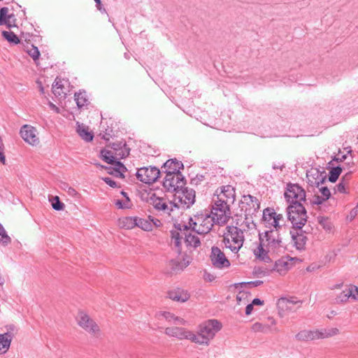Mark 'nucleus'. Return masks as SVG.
<instances>
[{"instance_id": "nucleus-1", "label": "nucleus", "mask_w": 358, "mask_h": 358, "mask_svg": "<svg viewBox=\"0 0 358 358\" xmlns=\"http://www.w3.org/2000/svg\"><path fill=\"white\" fill-rule=\"evenodd\" d=\"M262 221L268 229L259 234V243L253 252L257 258L268 262L269 255L280 253L285 248L280 231L285 227L286 220L273 208H266L263 211Z\"/></svg>"}, {"instance_id": "nucleus-2", "label": "nucleus", "mask_w": 358, "mask_h": 358, "mask_svg": "<svg viewBox=\"0 0 358 358\" xmlns=\"http://www.w3.org/2000/svg\"><path fill=\"white\" fill-rule=\"evenodd\" d=\"M221 328V323L216 320L204 322L199 326L196 334L192 332V342L199 345H208L210 341Z\"/></svg>"}, {"instance_id": "nucleus-3", "label": "nucleus", "mask_w": 358, "mask_h": 358, "mask_svg": "<svg viewBox=\"0 0 358 358\" xmlns=\"http://www.w3.org/2000/svg\"><path fill=\"white\" fill-rule=\"evenodd\" d=\"M226 229L223 238L224 246L236 254L242 248L245 241L243 231L234 226H228Z\"/></svg>"}, {"instance_id": "nucleus-4", "label": "nucleus", "mask_w": 358, "mask_h": 358, "mask_svg": "<svg viewBox=\"0 0 358 358\" xmlns=\"http://www.w3.org/2000/svg\"><path fill=\"white\" fill-rule=\"evenodd\" d=\"M216 224L213 218L208 212H201L189 219V227L199 234L209 233L213 225Z\"/></svg>"}, {"instance_id": "nucleus-5", "label": "nucleus", "mask_w": 358, "mask_h": 358, "mask_svg": "<svg viewBox=\"0 0 358 358\" xmlns=\"http://www.w3.org/2000/svg\"><path fill=\"white\" fill-rule=\"evenodd\" d=\"M287 218L294 228L301 229L307 222V215L302 203L289 204L287 208Z\"/></svg>"}, {"instance_id": "nucleus-6", "label": "nucleus", "mask_w": 358, "mask_h": 358, "mask_svg": "<svg viewBox=\"0 0 358 358\" xmlns=\"http://www.w3.org/2000/svg\"><path fill=\"white\" fill-rule=\"evenodd\" d=\"M236 201L235 189L231 185L222 186L217 188L213 194L212 202L221 203L231 207Z\"/></svg>"}, {"instance_id": "nucleus-7", "label": "nucleus", "mask_w": 358, "mask_h": 358, "mask_svg": "<svg viewBox=\"0 0 358 358\" xmlns=\"http://www.w3.org/2000/svg\"><path fill=\"white\" fill-rule=\"evenodd\" d=\"M76 320L78 325L85 331L94 336H99L101 333L99 326L84 310H79Z\"/></svg>"}, {"instance_id": "nucleus-8", "label": "nucleus", "mask_w": 358, "mask_h": 358, "mask_svg": "<svg viewBox=\"0 0 358 358\" xmlns=\"http://www.w3.org/2000/svg\"><path fill=\"white\" fill-rule=\"evenodd\" d=\"M101 157L106 163L114 165L113 170L108 171L110 174H113L120 178L124 177V173L127 171V169L122 163L115 160V153L113 150H102Z\"/></svg>"}, {"instance_id": "nucleus-9", "label": "nucleus", "mask_w": 358, "mask_h": 358, "mask_svg": "<svg viewBox=\"0 0 358 358\" xmlns=\"http://www.w3.org/2000/svg\"><path fill=\"white\" fill-rule=\"evenodd\" d=\"M150 203L155 209L161 212L164 215L173 216L172 214L178 208V204L164 197H158L155 195L150 197Z\"/></svg>"}, {"instance_id": "nucleus-10", "label": "nucleus", "mask_w": 358, "mask_h": 358, "mask_svg": "<svg viewBox=\"0 0 358 358\" xmlns=\"http://www.w3.org/2000/svg\"><path fill=\"white\" fill-rule=\"evenodd\" d=\"M209 213L219 225L225 224L231 217L230 207L216 202H212L211 211Z\"/></svg>"}, {"instance_id": "nucleus-11", "label": "nucleus", "mask_w": 358, "mask_h": 358, "mask_svg": "<svg viewBox=\"0 0 358 358\" xmlns=\"http://www.w3.org/2000/svg\"><path fill=\"white\" fill-rule=\"evenodd\" d=\"M285 197L289 204L301 203L306 201V192L299 185L289 184L285 192Z\"/></svg>"}, {"instance_id": "nucleus-12", "label": "nucleus", "mask_w": 358, "mask_h": 358, "mask_svg": "<svg viewBox=\"0 0 358 358\" xmlns=\"http://www.w3.org/2000/svg\"><path fill=\"white\" fill-rule=\"evenodd\" d=\"M136 176L142 182L152 184L159 178L160 171L155 166H144L137 170Z\"/></svg>"}, {"instance_id": "nucleus-13", "label": "nucleus", "mask_w": 358, "mask_h": 358, "mask_svg": "<svg viewBox=\"0 0 358 358\" xmlns=\"http://www.w3.org/2000/svg\"><path fill=\"white\" fill-rule=\"evenodd\" d=\"M185 180L181 173L166 174L163 185L164 188L171 192H176L179 189L183 188Z\"/></svg>"}, {"instance_id": "nucleus-14", "label": "nucleus", "mask_w": 358, "mask_h": 358, "mask_svg": "<svg viewBox=\"0 0 358 358\" xmlns=\"http://www.w3.org/2000/svg\"><path fill=\"white\" fill-rule=\"evenodd\" d=\"M178 200V207L189 208L195 201V192L192 189H179L175 194V201Z\"/></svg>"}, {"instance_id": "nucleus-15", "label": "nucleus", "mask_w": 358, "mask_h": 358, "mask_svg": "<svg viewBox=\"0 0 358 358\" xmlns=\"http://www.w3.org/2000/svg\"><path fill=\"white\" fill-rule=\"evenodd\" d=\"M210 258L212 264L216 268H224L230 266V262L224 253L217 246L212 247Z\"/></svg>"}, {"instance_id": "nucleus-16", "label": "nucleus", "mask_w": 358, "mask_h": 358, "mask_svg": "<svg viewBox=\"0 0 358 358\" xmlns=\"http://www.w3.org/2000/svg\"><path fill=\"white\" fill-rule=\"evenodd\" d=\"M20 133L21 137L26 143L31 145H36L39 143L37 130L35 127L29 124H24L21 127Z\"/></svg>"}, {"instance_id": "nucleus-17", "label": "nucleus", "mask_w": 358, "mask_h": 358, "mask_svg": "<svg viewBox=\"0 0 358 358\" xmlns=\"http://www.w3.org/2000/svg\"><path fill=\"white\" fill-rule=\"evenodd\" d=\"M242 210L245 212V215H252L259 208V203L258 199L250 194L244 195L242 201Z\"/></svg>"}, {"instance_id": "nucleus-18", "label": "nucleus", "mask_w": 358, "mask_h": 358, "mask_svg": "<svg viewBox=\"0 0 358 358\" xmlns=\"http://www.w3.org/2000/svg\"><path fill=\"white\" fill-rule=\"evenodd\" d=\"M276 320L272 317L268 318V323L255 322L252 326V330L256 333L268 334L279 331L275 327Z\"/></svg>"}, {"instance_id": "nucleus-19", "label": "nucleus", "mask_w": 358, "mask_h": 358, "mask_svg": "<svg viewBox=\"0 0 358 358\" xmlns=\"http://www.w3.org/2000/svg\"><path fill=\"white\" fill-rule=\"evenodd\" d=\"M192 262V257L187 255L178 256L169 262L170 268L175 272H180L187 267Z\"/></svg>"}, {"instance_id": "nucleus-20", "label": "nucleus", "mask_w": 358, "mask_h": 358, "mask_svg": "<svg viewBox=\"0 0 358 358\" xmlns=\"http://www.w3.org/2000/svg\"><path fill=\"white\" fill-rule=\"evenodd\" d=\"M165 334L169 336L176 337L180 340L187 339L192 341V331L181 327H167Z\"/></svg>"}, {"instance_id": "nucleus-21", "label": "nucleus", "mask_w": 358, "mask_h": 358, "mask_svg": "<svg viewBox=\"0 0 358 358\" xmlns=\"http://www.w3.org/2000/svg\"><path fill=\"white\" fill-rule=\"evenodd\" d=\"M341 302H346L348 299L358 301V287L350 285L345 287L338 296Z\"/></svg>"}, {"instance_id": "nucleus-22", "label": "nucleus", "mask_w": 358, "mask_h": 358, "mask_svg": "<svg viewBox=\"0 0 358 358\" xmlns=\"http://www.w3.org/2000/svg\"><path fill=\"white\" fill-rule=\"evenodd\" d=\"M295 338L299 341H310L320 339V329L301 330L296 334Z\"/></svg>"}, {"instance_id": "nucleus-23", "label": "nucleus", "mask_w": 358, "mask_h": 358, "mask_svg": "<svg viewBox=\"0 0 358 358\" xmlns=\"http://www.w3.org/2000/svg\"><path fill=\"white\" fill-rule=\"evenodd\" d=\"M135 221L136 222L137 227L144 231H152L155 226H157V222H159L158 220L148 218H142L140 217L135 216Z\"/></svg>"}, {"instance_id": "nucleus-24", "label": "nucleus", "mask_w": 358, "mask_h": 358, "mask_svg": "<svg viewBox=\"0 0 358 358\" xmlns=\"http://www.w3.org/2000/svg\"><path fill=\"white\" fill-rule=\"evenodd\" d=\"M306 178L310 185L317 187L325 180V177L316 169L308 171Z\"/></svg>"}, {"instance_id": "nucleus-25", "label": "nucleus", "mask_w": 358, "mask_h": 358, "mask_svg": "<svg viewBox=\"0 0 358 358\" xmlns=\"http://www.w3.org/2000/svg\"><path fill=\"white\" fill-rule=\"evenodd\" d=\"M163 168L166 174L181 173L180 170L183 168V164L181 162L171 159L164 163Z\"/></svg>"}, {"instance_id": "nucleus-26", "label": "nucleus", "mask_w": 358, "mask_h": 358, "mask_svg": "<svg viewBox=\"0 0 358 358\" xmlns=\"http://www.w3.org/2000/svg\"><path fill=\"white\" fill-rule=\"evenodd\" d=\"M168 296L173 301L183 303L187 301L189 299L190 295L187 291L184 289H178L176 290L169 292Z\"/></svg>"}, {"instance_id": "nucleus-27", "label": "nucleus", "mask_w": 358, "mask_h": 358, "mask_svg": "<svg viewBox=\"0 0 358 358\" xmlns=\"http://www.w3.org/2000/svg\"><path fill=\"white\" fill-rule=\"evenodd\" d=\"M159 320L164 319L169 322L173 324H184L185 320L178 317H176L173 313L167 311H160L157 314Z\"/></svg>"}, {"instance_id": "nucleus-28", "label": "nucleus", "mask_w": 358, "mask_h": 358, "mask_svg": "<svg viewBox=\"0 0 358 358\" xmlns=\"http://www.w3.org/2000/svg\"><path fill=\"white\" fill-rule=\"evenodd\" d=\"M184 233L180 229L171 231V244L180 251L182 241L183 240Z\"/></svg>"}, {"instance_id": "nucleus-29", "label": "nucleus", "mask_w": 358, "mask_h": 358, "mask_svg": "<svg viewBox=\"0 0 358 358\" xmlns=\"http://www.w3.org/2000/svg\"><path fill=\"white\" fill-rule=\"evenodd\" d=\"M12 336L9 333L0 334V355L6 353L10 345Z\"/></svg>"}, {"instance_id": "nucleus-30", "label": "nucleus", "mask_w": 358, "mask_h": 358, "mask_svg": "<svg viewBox=\"0 0 358 358\" xmlns=\"http://www.w3.org/2000/svg\"><path fill=\"white\" fill-rule=\"evenodd\" d=\"M299 301H294L286 298H280L278 301V307L280 310H292Z\"/></svg>"}, {"instance_id": "nucleus-31", "label": "nucleus", "mask_w": 358, "mask_h": 358, "mask_svg": "<svg viewBox=\"0 0 358 358\" xmlns=\"http://www.w3.org/2000/svg\"><path fill=\"white\" fill-rule=\"evenodd\" d=\"M118 226L124 229H131L136 226L135 217H122L117 221Z\"/></svg>"}, {"instance_id": "nucleus-32", "label": "nucleus", "mask_w": 358, "mask_h": 358, "mask_svg": "<svg viewBox=\"0 0 358 358\" xmlns=\"http://www.w3.org/2000/svg\"><path fill=\"white\" fill-rule=\"evenodd\" d=\"M77 124L76 131L78 135L86 142L92 141L94 137L93 134L89 131L88 128L84 124H80L78 122Z\"/></svg>"}, {"instance_id": "nucleus-33", "label": "nucleus", "mask_w": 358, "mask_h": 358, "mask_svg": "<svg viewBox=\"0 0 358 358\" xmlns=\"http://www.w3.org/2000/svg\"><path fill=\"white\" fill-rule=\"evenodd\" d=\"M121 194L123 196L122 199H115L114 204L118 209H129L132 206V203L126 192L122 191Z\"/></svg>"}, {"instance_id": "nucleus-34", "label": "nucleus", "mask_w": 358, "mask_h": 358, "mask_svg": "<svg viewBox=\"0 0 358 358\" xmlns=\"http://www.w3.org/2000/svg\"><path fill=\"white\" fill-rule=\"evenodd\" d=\"M292 237L293 239L294 245L297 250H303L305 248L307 238L302 233H297L296 235L292 234Z\"/></svg>"}, {"instance_id": "nucleus-35", "label": "nucleus", "mask_w": 358, "mask_h": 358, "mask_svg": "<svg viewBox=\"0 0 358 358\" xmlns=\"http://www.w3.org/2000/svg\"><path fill=\"white\" fill-rule=\"evenodd\" d=\"M289 269V264L284 259H279L275 262L273 270L279 275H285Z\"/></svg>"}, {"instance_id": "nucleus-36", "label": "nucleus", "mask_w": 358, "mask_h": 358, "mask_svg": "<svg viewBox=\"0 0 358 358\" xmlns=\"http://www.w3.org/2000/svg\"><path fill=\"white\" fill-rule=\"evenodd\" d=\"M8 8L3 7L0 10V24H7L11 27V19L14 17L13 15L8 14Z\"/></svg>"}, {"instance_id": "nucleus-37", "label": "nucleus", "mask_w": 358, "mask_h": 358, "mask_svg": "<svg viewBox=\"0 0 358 358\" xmlns=\"http://www.w3.org/2000/svg\"><path fill=\"white\" fill-rule=\"evenodd\" d=\"M185 243L187 247L196 248L201 244L199 238L192 234H186L185 237Z\"/></svg>"}, {"instance_id": "nucleus-38", "label": "nucleus", "mask_w": 358, "mask_h": 358, "mask_svg": "<svg viewBox=\"0 0 358 358\" xmlns=\"http://www.w3.org/2000/svg\"><path fill=\"white\" fill-rule=\"evenodd\" d=\"M340 331L336 327L320 329V339L332 337L339 334Z\"/></svg>"}, {"instance_id": "nucleus-39", "label": "nucleus", "mask_w": 358, "mask_h": 358, "mask_svg": "<svg viewBox=\"0 0 358 358\" xmlns=\"http://www.w3.org/2000/svg\"><path fill=\"white\" fill-rule=\"evenodd\" d=\"M74 96L78 108H82L85 106L87 105L88 100L87 99L85 92H80L78 93H76Z\"/></svg>"}, {"instance_id": "nucleus-40", "label": "nucleus", "mask_w": 358, "mask_h": 358, "mask_svg": "<svg viewBox=\"0 0 358 358\" xmlns=\"http://www.w3.org/2000/svg\"><path fill=\"white\" fill-rule=\"evenodd\" d=\"M26 51L28 55L34 60V62H36V60L38 59L40 57V52L37 47L34 46V45H31L27 48Z\"/></svg>"}, {"instance_id": "nucleus-41", "label": "nucleus", "mask_w": 358, "mask_h": 358, "mask_svg": "<svg viewBox=\"0 0 358 358\" xmlns=\"http://www.w3.org/2000/svg\"><path fill=\"white\" fill-rule=\"evenodd\" d=\"M2 35L10 43L14 44L20 43V39L13 31H3Z\"/></svg>"}, {"instance_id": "nucleus-42", "label": "nucleus", "mask_w": 358, "mask_h": 358, "mask_svg": "<svg viewBox=\"0 0 358 358\" xmlns=\"http://www.w3.org/2000/svg\"><path fill=\"white\" fill-rule=\"evenodd\" d=\"M350 177V173H347L343 178V180L336 185V191L341 193L346 192V185H348V180H349Z\"/></svg>"}, {"instance_id": "nucleus-43", "label": "nucleus", "mask_w": 358, "mask_h": 358, "mask_svg": "<svg viewBox=\"0 0 358 358\" xmlns=\"http://www.w3.org/2000/svg\"><path fill=\"white\" fill-rule=\"evenodd\" d=\"M342 169L339 166L333 168L330 171V176L329 177V181L334 182L338 179V176L341 173Z\"/></svg>"}, {"instance_id": "nucleus-44", "label": "nucleus", "mask_w": 358, "mask_h": 358, "mask_svg": "<svg viewBox=\"0 0 358 358\" xmlns=\"http://www.w3.org/2000/svg\"><path fill=\"white\" fill-rule=\"evenodd\" d=\"M0 241L3 244H8L10 242V238L7 235L3 227L0 224Z\"/></svg>"}, {"instance_id": "nucleus-45", "label": "nucleus", "mask_w": 358, "mask_h": 358, "mask_svg": "<svg viewBox=\"0 0 358 358\" xmlns=\"http://www.w3.org/2000/svg\"><path fill=\"white\" fill-rule=\"evenodd\" d=\"M52 206L53 209H55L56 210H62L64 208V204L59 201V196H55L53 198Z\"/></svg>"}, {"instance_id": "nucleus-46", "label": "nucleus", "mask_w": 358, "mask_h": 358, "mask_svg": "<svg viewBox=\"0 0 358 358\" xmlns=\"http://www.w3.org/2000/svg\"><path fill=\"white\" fill-rule=\"evenodd\" d=\"M320 224L322 227V228L327 231H329L332 229V224L327 218H321V220H320Z\"/></svg>"}, {"instance_id": "nucleus-47", "label": "nucleus", "mask_w": 358, "mask_h": 358, "mask_svg": "<svg viewBox=\"0 0 358 358\" xmlns=\"http://www.w3.org/2000/svg\"><path fill=\"white\" fill-rule=\"evenodd\" d=\"M129 154V151L127 148H124L119 152H115V160L117 159H122L127 157Z\"/></svg>"}, {"instance_id": "nucleus-48", "label": "nucleus", "mask_w": 358, "mask_h": 358, "mask_svg": "<svg viewBox=\"0 0 358 358\" xmlns=\"http://www.w3.org/2000/svg\"><path fill=\"white\" fill-rule=\"evenodd\" d=\"M320 192L322 194V196L324 197L325 200H327L331 196L329 189L326 187L320 188Z\"/></svg>"}, {"instance_id": "nucleus-49", "label": "nucleus", "mask_w": 358, "mask_h": 358, "mask_svg": "<svg viewBox=\"0 0 358 358\" xmlns=\"http://www.w3.org/2000/svg\"><path fill=\"white\" fill-rule=\"evenodd\" d=\"M52 92L55 94V96L59 98H63L65 97L66 96V93L63 91L62 88L55 87L54 89H52Z\"/></svg>"}, {"instance_id": "nucleus-50", "label": "nucleus", "mask_w": 358, "mask_h": 358, "mask_svg": "<svg viewBox=\"0 0 358 358\" xmlns=\"http://www.w3.org/2000/svg\"><path fill=\"white\" fill-rule=\"evenodd\" d=\"M65 190L69 194V195L73 197H77L78 196V192L73 187H69L67 185H66Z\"/></svg>"}, {"instance_id": "nucleus-51", "label": "nucleus", "mask_w": 358, "mask_h": 358, "mask_svg": "<svg viewBox=\"0 0 358 358\" xmlns=\"http://www.w3.org/2000/svg\"><path fill=\"white\" fill-rule=\"evenodd\" d=\"M326 200L324 199V197H322V196H319V195H315V196L313 197V199L312 201V203L313 204H316V205H320L322 204L323 202H324Z\"/></svg>"}, {"instance_id": "nucleus-52", "label": "nucleus", "mask_w": 358, "mask_h": 358, "mask_svg": "<svg viewBox=\"0 0 358 358\" xmlns=\"http://www.w3.org/2000/svg\"><path fill=\"white\" fill-rule=\"evenodd\" d=\"M102 180L107 184L110 187H117V183L115 181H114L113 180H112L110 178H108V177H105V178H102Z\"/></svg>"}, {"instance_id": "nucleus-53", "label": "nucleus", "mask_w": 358, "mask_h": 358, "mask_svg": "<svg viewBox=\"0 0 358 358\" xmlns=\"http://www.w3.org/2000/svg\"><path fill=\"white\" fill-rule=\"evenodd\" d=\"M62 81L57 78L54 82V84L52 85V89H54L55 87H57V88H62L63 87V85H62Z\"/></svg>"}, {"instance_id": "nucleus-54", "label": "nucleus", "mask_w": 358, "mask_h": 358, "mask_svg": "<svg viewBox=\"0 0 358 358\" xmlns=\"http://www.w3.org/2000/svg\"><path fill=\"white\" fill-rule=\"evenodd\" d=\"M203 278L206 281L212 282L215 279V277L210 273H205L203 275Z\"/></svg>"}, {"instance_id": "nucleus-55", "label": "nucleus", "mask_w": 358, "mask_h": 358, "mask_svg": "<svg viewBox=\"0 0 358 358\" xmlns=\"http://www.w3.org/2000/svg\"><path fill=\"white\" fill-rule=\"evenodd\" d=\"M253 304L251 303L250 304H248L246 308H245V314L246 315H250L252 310H253Z\"/></svg>"}, {"instance_id": "nucleus-56", "label": "nucleus", "mask_w": 358, "mask_h": 358, "mask_svg": "<svg viewBox=\"0 0 358 358\" xmlns=\"http://www.w3.org/2000/svg\"><path fill=\"white\" fill-rule=\"evenodd\" d=\"M50 108L57 113H60V109L54 103L49 102Z\"/></svg>"}, {"instance_id": "nucleus-57", "label": "nucleus", "mask_w": 358, "mask_h": 358, "mask_svg": "<svg viewBox=\"0 0 358 358\" xmlns=\"http://www.w3.org/2000/svg\"><path fill=\"white\" fill-rule=\"evenodd\" d=\"M358 214V203L357 204V206L353 208L352 209V210L350 211V215L352 217H355Z\"/></svg>"}, {"instance_id": "nucleus-58", "label": "nucleus", "mask_w": 358, "mask_h": 358, "mask_svg": "<svg viewBox=\"0 0 358 358\" xmlns=\"http://www.w3.org/2000/svg\"><path fill=\"white\" fill-rule=\"evenodd\" d=\"M252 303L253 306H260L263 304V301H261L259 299H254L252 301Z\"/></svg>"}, {"instance_id": "nucleus-59", "label": "nucleus", "mask_w": 358, "mask_h": 358, "mask_svg": "<svg viewBox=\"0 0 358 358\" xmlns=\"http://www.w3.org/2000/svg\"><path fill=\"white\" fill-rule=\"evenodd\" d=\"M249 283L252 285L254 287H257V286L261 285L263 283V282L262 280H255V281L250 282Z\"/></svg>"}, {"instance_id": "nucleus-60", "label": "nucleus", "mask_w": 358, "mask_h": 358, "mask_svg": "<svg viewBox=\"0 0 358 358\" xmlns=\"http://www.w3.org/2000/svg\"><path fill=\"white\" fill-rule=\"evenodd\" d=\"M96 3V8L101 10V0H94Z\"/></svg>"}, {"instance_id": "nucleus-61", "label": "nucleus", "mask_w": 358, "mask_h": 358, "mask_svg": "<svg viewBox=\"0 0 358 358\" xmlns=\"http://www.w3.org/2000/svg\"><path fill=\"white\" fill-rule=\"evenodd\" d=\"M95 165L97 166V167H99V168H101V169H107L106 166L100 164H95Z\"/></svg>"}, {"instance_id": "nucleus-62", "label": "nucleus", "mask_w": 358, "mask_h": 358, "mask_svg": "<svg viewBox=\"0 0 358 358\" xmlns=\"http://www.w3.org/2000/svg\"><path fill=\"white\" fill-rule=\"evenodd\" d=\"M40 91L41 93H43L44 92V89H43V87L40 85Z\"/></svg>"}, {"instance_id": "nucleus-63", "label": "nucleus", "mask_w": 358, "mask_h": 358, "mask_svg": "<svg viewBox=\"0 0 358 358\" xmlns=\"http://www.w3.org/2000/svg\"><path fill=\"white\" fill-rule=\"evenodd\" d=\"M101 12H106V9L105 8H103L101 6Z\"/></svg>"}, {"instance_id": "nucleus-64", "label": "nucleus", "mask_w": 358, "mask_h": 358, "mask_svg": "<svg viewBox=\"0 0 358 358\" xmlns=\"http://www.w3.org/2000/svg\"><path fill=\"white\" fill-rule=\"evenodd\" d=\"M101 12H106V9L105 8H103L101 6Z\"/></svg>"}]
</instances>
